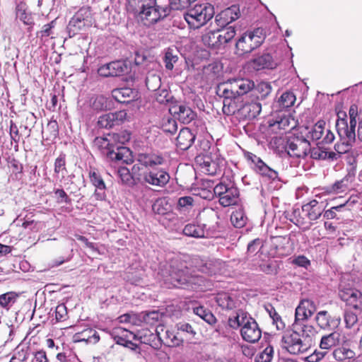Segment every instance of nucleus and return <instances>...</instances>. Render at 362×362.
<instances>
[{
	"instance_id": "obj_1",
	"label": "nucleus",
	"mask_w": 362,
	"mask_h": 362,
	"mask_svg": "<svg viewBox=\"0 0 362 362\" xmlns=\"http://www.w3.org/2000/svg\"><path fill=\"white\" fill-rule=\"evenodd\" d=\"M314 332L312 325L293 323L292 328L286 329L281 337V346L291 354H300L307 352L312 346L310 334Z\"/></svg>"
},
{
	"instance_id": "obj_2",
	"label": "nucleus",
	"mask_w": 362,
	"mask_h": 362,
	"mask_svg": "<svg viewBox=\"0 0 362 362\" xmlns=\"http://www.w3.org/2000/svg\"><path fill=\"white\" fill-rule=\"evenodd\" d=\"M165 281L174 287L188 290H203L210 286L205 277L189 273L188 267L183 264L170 265L168 277Z\"/></svg>"
},
{
	"instance_id": "obj_3",
	"label": "nucleus",
	"mask_w": 362,
	"mask_h": 362,
	"mask_svg": "<svg viewBox=\"0 0 362 362\" xmlns=\"http://www.w3.org/2000/svg\"><path fill=\"white\" fill-rule=\"evenodd\" d=\"M95 145L103 149V153L111 161L118 163H129L132 162L130 150L122 146L110 143L107 138L98 137L95 140Z\"/></svg>"
},
{
	"instance_id": "obj_4",
	"label": "nucleus",
	"mask_w": 362,
	"mask_h": 362,
	"mask_svg": "<svg viewBox=\"0 0 362 362\" xmlns=\"http://www.w3.org/2000/svg\"><path fill=\"white\" fill-rule=\"evenodd\" d=\"M214 15V6L209 4H196L193 8H189L184 18L191 28L197 29L204 25Z\"/></svg>"
},
{
	"instance_id": "obj_5",
	"label": "nucleus",
	"mask_w": 362,
	"mask_h": 362,
	"mask_svg": "<svg viewBox=\"0 0 362 362\" xmlns=\"http://www.w3.org/2000/svg\"><path fill=\"white\" fill-rule=\"evenodd\" d=\"M214 192L223 207L235 205L238 202L239 190L230 180L223 179L214 187Z\"/></svg>"
},
{
	"instance_id": "obj_6",
	"label": "nucleus",
	"mask_w": 362,
	"mask_h": 362,
	"mask_svg": "<svg viewBox=\"0 0 362 362\" xmlns=\"http://www.w3.org/2000/svg\"><path fill=\"white\" fill-rule=\"evenodd\" d=\"M264 38L263 30L258 28L243 33L236 42L235 47L240 54L250 53L259 47L263 43Z\"/></svg>"
},
{
	"instance_id": "obj_7",
	"label": "nucleus",
	"mask_w": 362,
	"mask_h": 362,
	"mask_svg": "<svg viewBox=\"0 0 362 362\" xmlns=\"http://www.w3.org/2000/svg\"><path fill=\"white\" fill-rule=\"evenodd\" d=\"M195 162L203 173L210 175L219 173L224 165V159L216 153L199 155L195 158Z\"/></svg>"
},
{
	"instance_id": "obj_8",
	"label": "nucleus",
	"mask_w": 362,
	"mask_h": 362,
	"mask_svg": "<svg viewBox=\"0 0 362 362\" xmlns=\"http://www.w3.org/2000/svg\"><path fill=\"white\" fill-rule=\"evenodd\" d=\"M91 13L88 7L81 8L69 21L67 30L69 36L75 35L78 31L91 25Z\"/></svg>"
},
{
	"instance_id": "obj_9",
	"label": "nucleus",
	"mask_w": 362,
	"mask_h": 362,
	"mask_svg": "<svg viewBox=\"0 0 362 362\" xmlns=\"http://www.w3.org/2000/svg\"><path fill=\"white\" fill-rule=\"evenodd\" d=\"M169 173L163 168H150L142 173V184L152 187H163L170 180Z\"/></svg>"
},
{
	"instance_id": "obj_10",
	"label": "nucleus",
	"mask_w": 362,
	"mask_h": 362,
	"mask_svg": "<svg viewBox=\"0 0 362 362\" xmlns=\"http://www.w3.org/2000/svg\"><path fill=\"white\" fill-rule=\"evenodd\" d=\"M286 150L291 157L305 158L310 150V144L303 136H292L286 142Z\"/></svg>"
},
{
	"instance_id": "obj_11",
	"label": "nucleus",
	"mask_w": 362,
	"mask_h": 362,
	"mask_svg": "<svg viewBox=\"0 0 362 362\" xmlns=\"http://www.w3.org/2000/svg\"><path fill=\"white\" fill-rule=\"evenodd\" d=\"M339 296L347 306L362 312V293L360 291L340 285Z\"/></svg>"
},
{
	"instance_id": "obj_12",
	"label": "nucleus",
	"mask_w": 362,
	"mask_h": 362,
	"mask_svg": "<svg viewBox=\"0 0 362 362\" xmlns=\"http://www.w3.org/2000/svg\"><path fill=\"white\" fill-rule=\"evenodd\" d=\"M129 71V66L124 61H115L101 66L98 73L103 77H115L122 76Z\"/></svg>"
},
{
	"instance_id": "obj_13",
	"label": "nucleus",
	"mask_w": 362,
	"mask_h": 362,
	"mask_svg": "<svg viewBox=\"0 0 362 362\" xmlns=\"http://www.w3.org/2000/svg\"><path fill=\"white\" fill-rule=\"evenodd\" d=\"M127 116L125 110L109 112L99 117L98 125L100 128L110 129L123 123L126 120Z\"/></svg>"
},
{
	"instance_id": "obj_14",
	"label": "nucleus",
	"mask_w": 362,
	"mask_h": 362,
	"mask_svg": "<svg viewBox=\"0 0 362 362\" xmlns=\"http://www.w3.org/2000/svg\"><path fill=\"white\" fill-rule=\"evenodd\" d=\"M240 333L243 339L250 343L258 341L262 336V331L253 318L249 319L246 324H244Z\"/></svg>"
},
{
	"instance_id": "obj_15",
	"label": "nucleus",
	"mask_w": 362,
	"mask_h": 362,
	"mask_svg": "<svg viewBox=\"0 0 362 362\" xmlns=\"http://www.w3.org/2000/svg\"><path fill=\"white\" fill-rule=\"evenodd\" d=\"M315 321L317 326L324 330H332L340 325L339 317L332 316L326 310L319 311L315 316Z\"/></svg>"
},
{
	"instance_id": "obj_16",
	"label": "nucleus",
	"mask_w": 362,
	"mask_h": 362,
	"mask_svg": "<svg viewBox=\"0 0 362 362\" xmlns=\"http://www.w3.org/2000/svg\"><path fill=\"white\" fill-rule=\"evenodd\" d=\"M279 63L280 62L274 59L270 54L264 53L250 60L249 62V66L256 71L264 69H274Z\"/></svg>"
},
{
	"instance_id": "obj_17",
	"label": "nucleus",
	"mask_w": 362,
	"mask_h": 362,
	"mask_svg": "<svg viewBox=\"0 0 362 362\" xmlns=\"http://www.w3.org/2000/svg\"><path fill=\"white\" fill-rule=\"evenodd\" d=\"M316 311V306L313 301L309 299L300 300L295 312V322L298 323L300 321L308 320Z\"/></svg>"
},
{
	"instance_id": "obj_18",
	"label": "nucleus",
	"mask_w": 362,
	"mask_h": 362,
	"mask_svg": "<svg viewBox=\"0 0 362 362\" xmlns=\"http://www.w3.org/2000/svg\"><path fill=\"white\" fill-rule=\"evenodd\" d=\"M240 16L239 7L236 5H233L217 14L215 20L218 26L223 28L238 19Z\"/></svg>"
},
{
	"instance_id": "obj_19",
	"label": "nucleus",
	"mask_w": 362,
	"mask_h": 362,
	"mask_svg": "<svg viewBox=\"0 0 362 362\" xmlns=\"http://www.w3.org/2000/svg\"><path fill=\"white\" fill-rule=\"evenodd\" d=\"M356 124H348L347 119H337L336 129L340 139L355 143L356 141Z\"/></svg>"
},
{
	"instance_id": "obj_20",
	"label": "nucleus",
	"mask_w": 362,
	"mask_h": 362,
	"mask_svg": "<svg viewBox=\"0 0 362 362\" xmlns=\"http://www.w3.org/2000/svg\"><path fill=\"white\" fill-rule=\"evenodd\" d=\"M136 161L146 168H155L156 165H162L165 158L160 153H141L137 155Z\"/></svg>"
},
{
	"instance_id": "obj_21",
	"label": "nucleus",
	"mask_w": 362,
	"mask_h": 362,
	"mask_svg": "<svg viewBox=\"0 0 362 362\" xmlns=\"http://www.w3.org/2000/svg\"><path fill=\"white\" fill-rule=\"evenodd\" d=\"M170 112L183 124L190 123L197 117V113L185 104L173 105L170 108Z\"/></svg>"
},
{
	"instance_id": "obj_22",
	"label": "nucleus",
	"mask_w": 362,
	"mask_h": 362,
	"mask_svg": "<svg viewBox=\"0 0 362 362\" xmlns=\"http://www.w3.org/2000/svg\"><path fill=\"white\" fill-rule=\"evenodd\" d=\"M288 238L284 236H276L271 238V255L277 257H284L289 254L290 250L288 247Z\"/></svg>"
},
{
	"instance_id": "obj_23",
	"label": "nucleus",
	"mask_w": 362,
	"mask_h": 362,
	"mask_svg": "<svg viewBox=\"0 0 362 362\" xmlns=\"http://www.w3.org/2000/svg\"><path fill=\"white\" fill-rule=\"evenodd\" d=\"M89 178L92 185L95 187L93 196L97 200H105L106 199V185L101 175L93 170L89 172Z\"/></svg>"
},
{
	"instance_id": "obj_24",
	"label": "nucleus",
	"mask_w": 362,
	"mask_h": 362,
	"mask_svg": "<svg viewBox=\"0 0 362 362\" xmlns=\"http://www.w3.org/2000/svg\"><path fill=\"white\" fill-rule=\"evenodd\" d=\"M249 158L255 163L256 171L261 175L272 180L277 178V172L269 167L260 158L251 153L249 155Z\"/></svg>"
},
{
	"instance_id": "obj_25",
	"label": "nucleus",
	"mask_w": 362,
	"mask_h": 362,
	"mask_svg": "<svg viewBox=\"0 0 362 362\" xmlns=\"http://www.w3.org/2000/svg\"><path fill=\"white\" fill-rule=\"evenodd\" d=\"M195 138V135L189 128H182L177 136V146L182 151H186L192 146Z\"/></svg>"
},
{
	"instance_id": "obj_26",
	"label": "nucleus",
	"mask_w": 362,
	"mask_h": 362,
	"mask_svg": "<svg viewBox=\"0 0 362 362\" xmlns=\"http://www.w3.org/2000/svg\"><path fill=\"white\" fill-rule=\"evenodd\" d=\"M341 334L337 331H334L322 337L320 342V348L327 351V350L339 346L341 344Z\"/></svg>"
},
{
	"instance_id": "obj_27",
	"label": "nucleus",
	"mask_w": 362,
	"mask_h": 362,
	"mask_svg": "<svg viewBox=\"0 0 362 362\" xmlns=\"http://www.w3.org/2000/svg\"><path fill=\"white\" fill-rule=\"evenodd\" d=\"M231 81L233 85L237 97L247 94L255 88V83L249 78H233Z\"/></svg>"
},
{
	"instance_id": "obj_28",
	"label": "nucleus",
	"mask_w": 362,
	"mask_h": 362,
	"mask_svg": "<svg viewBox=\"0 0 362 362\" xmlns=\"http://www.w3.org/2000/svg\"><path fill=\"white\" fill-rule=\"evenodd\" d=\"M302 211L305 213V216L310 221H315L321 216L324 209L317 200L313 199L309 203L304 204L302 206Z\"/></svg>"
},
{
	"instance_id": "obj_29",
	"label": "nucleus",
	"mask_w": 362,
	"mask_h": 362,
	"mask_svg": "<svg viewBox=\"0 0 362 362\" xmlns=\"http://www.w3.org/2000/svg\"><path fill=\"white\" fill-rule=\"evenodd\" d=\"M235 35L236 31L235 28L233 26H229L226 29L216 30V39L217 41L216 49L224 47L234 38Z\"/></svg>"
},
{
	"instance_id": "obj_30",
	"label": "nucleus",
	"mask_w": 362,
	"mask_h": 362,
	"mask_svg": "<svg viewBox=\"0 0 362 362\" xmlns=\"http://www.w3.org/2000/svg\"><path fill=\"white\" fill-rule=\"evenodd\" d=\"M332 355L334 358L339 362H357L356 353L352 349L345 346L335 349Z\"/></svg>"
},
{
	"instance_id": "obj_31",
	"label": "nucleus",
	"mask_w": 362,
	"mask_h": 362,
	"mask_svg": "<svg viewBox=\"0 0 362 362\" xmlns=\"http://www.w3.org/2000/svg\"><path fill=\"white\" fill-rule=\"evenodd\" d=\"M216 94L223 98V101L237 98L231 79L219 83L216 87Z\"/></svg>"
},
{
	"instance_id": "obj_32",
	"label": "nucleus",
	"mask_w": 362,
	"mask_h": 362,
	"mask_svg": "<svg viewBox=\"0 0 362 362\" xmlns=\"http://www.w3.org/2000/svg\"><path fill=\"white\" fill-rule=\"evenodd\" d=\"M156 334L158 339L168 346H175L179 344L178 339L175 335L169 330L164 331V327L158 325L156 329Z\"/></svg>"
},
{
	"instance_id": "obj_33",
	"label": "nucleus",
	"mask_w": 362,
	"mask_h": 362,
	"mask_svg": "<svg viewBox=\"0 0 362 362\" xmlns=\"http://www.w3.org/2000/svg\"><path fill=\"white\" fill-rule=\"evenodd\" d=\"M112 97L118 103H127L134 98V92L129 88L114 89Z\"/></svg>"
},
{
	"instance_id": "obj_34",
	"label": "nucleus",
	"mask_w": 362,
	"mask_h": 362,
	"mask_svg": "<svg viewBox=\"0 0 362 362\" xmlns=\"http://www.w3.org/2000/svg\"><path fill=\"white\" fill-rule=\"evenodd\" d=\"M215 301L222 309L232 310L235 306L233 298L228 293H219L215 296Z\"/></svg>"
},
{
	"instance_id": "obj_35",
	"label": "nucleus",
	"mask_w": 362,
	"mask_h": 362,
	"mask_svg": "<svg viewBox=\"0 0 362 362\" xmlns=\"http://www.w3.org/2000/svg\"><path fill=\"white\" fill-rule=\"evenodd\" d=\"M90 105L95 110H104L110 108L111 103L108 98L99 95L93 96L90 100Z\"/></svg>"
},
{
	"instance_id": "obj_36",
	"label": "nucleus",
	"mask_w": 362,
	"mask_h": 362,
	"mask_svg": "<svg viewBox=\"0 0 362 362\" xmlns=\"http://www.w3.org/2000/svg\"><path fill=\"white\" fill-rule=\"evenodd\" d=\"M205 225L187 224L183 229V233L193 238H204L207 236L205 233Z\"/></svg>"
},
{
	"instance_id": "obj_37",
	"label": "nucleus",
	"mask_w": 362,
	"mask_h": 362,
	"mask_svg": "<svg viewBox=\"0 0 362 362\" xmlns=\"http://www.w3.org/2000/svg\"><path fill=\"white\" fill-rule=\"evenodd\" d=\"M193 312L210 325H214L216 323L217 320L214 314L203 306L194 308Z\"/></svg>"
},
{
	"instance_id": "obj_38",
	"label": "nucleus",
	"mask_w": 362,
	"mask_h": 362,
	"mask_svg": "<svg viewBox=\"0 0 362 362\" xmlns=\"http://www.w3.org/2000/svg\"><path fill=\"white\" fill-rule=\"evenodd\" d=\"M117 175L122 184L132 187L136 184V178L134 177L132 173L126 167H119L117 170Z\"/></svg>"
},
{
	"instance_id": "obj_39",
	"label": "nucleus",
	"mask_w": 362,
	"mask_h": 362,
	"mask_svg": "<svg viewBox=\"0 0 362 362\" xmlns=\"http://www.w3.org/2000/svg\"><path fill=\"white\" fill-rule=\"evenodd\" d=\"M231 223L238 228L244 227L247 221V217L242 209L234 211L230 216Z\"/></svg>"
},
{
	"instance_id": "obj_40",
	"label": "nucleus",
	"mask_w": 362,
	"mask_h": 362,
	"mask_svg": "<svg viewBox=\"0 0 362 362\" xmlns=\"http://www.w3.org/2000/svg\"><path fill=\"white\" fill-rule=\"evenodd\" d=\"M19 297V294L16 292L10 291L0 296V305L8 310Z\"/></svg>"
},
{
	"instance_id": "obj_41",
	"label": "nucleus",
	"mask_w": 362,
	"mask_h": 362,
	"mask_svg": "<svg viewBox=\"0 0 362 362\" xmlns=\"http://www.w3.org/2000/svg\"><path fill=\"white\" fill-rule=\"evenodd\" d=\"M325 122L319 120L308 132V137L313 140H318L322 138L325 129Z\"/></svg>"
},
{
	"instance_id": "obj_42",
	"label": "nucleus",
	"mask_w": 362,
	"mask_h": 362,
	"mask_svg": "<svg viewBox=\"0 0 362 362\" xmlns=\"http://www.w3.org/2000/svg\"><path fill=\"white\" fill-rule=\"evenodd\" d=\"M194 199L191 196L182 197L178 199L177 209L181 212L189 211L194 206Z\"/></svg>"
},
{
	"instance_id": "obj_43",
	"label": "nucleus",
	"mask_w": 362,
	"mask_h": 362,
	"mask_svg": "<svg viewBox=\"0 0 362 362\" xmlns=\"http://www.w3.org/2000/svg\"><path fill=\"white\" fill-rule=\"evenodd\" d=\"M296 101L295 95L290 91L284 93L278 100L279 107L281 109L291 107Z\"/></svg>"
},
{
	"instance_id": "obj_44",
	"label": "nucleus",
	"mask_w": 362,
	"mask_h": 362,
	"mask_svg": "<svg viewBox=\"0 0 362 362\" xmlns=\"http://www.w3.org/2000/svg\"><path fill=\"white\" fill-rule=\"evenodd\" d=\"M170 206L168 201L164 198L157 199L152 205V210L155 214L164 215L169 211Z\"/></svg>"
},
{
	"instance_id": "obj_45",
	"label": "nucleus",
	"mask_w": 362,
	"mask_h": 362,
	"mask_svg": "<svg viewBox=\"0 0 362 362\" xmlns=\"http://www.w3.org/2000/svg\"><path fill=\"white\" fill-rule=\"evenodd\" d=\"M218 269L217 260H209L200 267L199 271L208 276H213L217 273Z\"/></svg>"
},
{
	"instance_id": "obj_46",
	"label": "nucleus",
	"mask_w": 362,
	"mask_h": 362,
	"mask_svg": "<svg viewBox=\"0 0 362 362\" xmlns=\"http://www.w3.org/2000/svg\"><path fill=\"white\" fill-rule=\"evenodd\" d=\"M197 0H171L167 4L172 10H183L190 6L191 4Z\"/></svg>"
},
{
	"instance_id": "obj_47",
	"label": "nucleus",
	"mask_w": 362,
	"mask_h": 362,
	"mask_svg": "<svg viewBox=\"0 0 362 362\" xmlns=\"http://www.w3.org/2000/svg\"><path fill=\"white\" fill-rule=\"evenodd\" d=\"M259 270L267 274H275L278 270V264L276 261L268 260L259 264Z\"/></svg>"
},
{
	"instance_id": "obj_48",
	"label": "nucleus",
	"mask_w": 362,
	"mask_h": 362,
	"mask_svg": "<svg viewBox=\"0 0 362 362\" xmlns=\"http://www.w3.org/2000/svg\"><path fill=\"white\" fill-rule=\"evenodd\" d=\"M178 60V57L176 54L174 53L173 49H168L165 52L164 57V62L165 66L168 70H172L174 67V64H175Z\"/></svg>"
},
{
	"instance_id": "obj_49",
	"label": "nucleus",
	"mask_w": 362,
	"mask_h": 362,
	"mask_svg": "<svg viewBox=\"0 0 362 362\" xmlns=\"http://www.w3.org/2000/svg\"><path fill=\"white\" fill-rule=\"evenodd\" d=\"M202 41L205 46L216 49V30L204 33L202 36Z\"/></svg>"
},
{
	"instance_id": "obj_50",
	"label": "nucleus",
	"mask_w": 362,
	"mask_h": 362,
	"mask_svg": "<svg viewBox=\"0 0 362 362\" xmlns=\"http://www.w3.org/2000/svg\"><path fill=\"white\" fill-rule=\"evenodd\" d=\"M274 354L273 347L269 346L255 358L256 362H270Z\"/></svg>"
},
{
	"instance_id": "obj_51",
	"label": "nucleus",
	"mask_w": 362,
	"mask_h": 362,
	"mask_svg": "<svg viewBox=\"0 0 362 362\" xmlns=\"http://www.w3.org/2000/svg\"><path fill=\"white\" fill-rule=\"evenodd\" d=\"M354 144L353 142H348V141L340 139V142L334 145V150L341 156V154L349 152Z\"/></svg>"
},
{
	"instance_id": "obj_52",
	"label": "nucleus",
	"mask_w": 362,
	"mask_h": 362,
	"mask_svg": "<svg viewBox=\"0 0 362 362\" xmlns=\"http://www.w3.org/2000/svg\"><path fill=\"white\" fill-rule=\"evenodd\" d=\"M262 247V239L256 238L248 243L247 252L249 255H254L260 251Z\"/></svg>"
},
{
	"instance_id": "obj_53",
	"label": "nucleus",
	"mask_w": 362,
	"mask_h": 362,
	"mask_svg": "<svg viewBox=\"0 0 362 362\" xmlns=\"http://www.w3.org/2000/svg\"><path fill=\"white\" fill-rule=\"evenodd\" d=\"M49 132V135L47 137V139H55L59 133V128H58V124L56 121H50L45 131L42 132L44 134L45 132Z\"/></svg>"
},
{
	"instance_id": "obj_54",
	"label": "nucleus",
	"mask_w": 362,
	"mask_h": 362,
	"mask_svg": "<svg viewBox=\"0 0 362 362\" xmlns=\"http://www.w3.org/2000/svg\"><path fill=\"white\" fill-rule=\"evenodd\" d=\"M160 313L157 310L145 313L143 316L144 321L149 325H153L158 322L160 317Z\"/></svg>"
},
{
	"instance_id": "obj_55",
	"label": "nucleus",
	"mask_w": 362,
	"mask_h": 362,
	"mask_svg": "<svg viewBox=\"0 0 362 362\" xmlns=\"http://www.w3.org/2000/svg\"><path fill=\"white\" fill-rule=\"evenodd\" d=\"M257 90L259 93V97L261 99L266 98L272 91L271 85L267 82H261L257 85Z\"/></svg>"
},
{
	"instance_id": "obj_56",
	"label": "nucleus",
	"mask_w": 362,
	"mask_h": 362,
	"mask_svg": "<svg viewBox=\"0 0 362 362\" xmlns=\"http://www.w3.org/2000/svg\"><path fill=\"white\" fill-rule=\"evenodd\" d=\"M234 99L223 101V112L226 115H232L235 113L237 107Z\"/></svg>"
},
{
	"instance_id": "obj_57",
	"label": "nucleus",
	"mask_w": 362,
	"mask_h": 362,
	"mask_svg": "<svg viewBox=\"0 0 362 362\" xmlns=\"http://www.w3.org/2000/svg\"><path fill=\"white\" fill-rule=\"evenodd\" d=\"M344 318L346 324V327L347 328H351L358 322L357 315L351 311H346L344 313Z\"/></svg>"
},
{
	"instance_id": "obj_58",
	"label": "nucleus",
	"mask_w": 362,
	"mask_h": 362,
	"mask_svg": "<svg viewBox=\"0 0 362 362\" xmlns=\"http://www.w3.org/2000/svg\"><path fill=\"white\" fill-rule=\"evenodd\" d=\"M54 27V21L43 25L42 30L37 33V36L42 40L49 37L52 34V28Z\"/></svg>"
},
{
	"instance_id": "obj_59",
	"label": "nucleus",
	"mask_w": 362,
	"mask_h": 362,
	"mask_svg": "<svg viewBox=\"0 0 362 362\" xmlns=\"http://www.w3.org/2000/svg\"><path fill=\"white\" fill-rule=\"evenodd\" d=\"M358 202L357 197H350L349 199H347L345 202L340 204L337 206H332V209L334 211H340L342 209L346 208V209L350 210V207L353 206L355 204Z\"/></svg>"
},
{
	"instance_id": "obj_60",
	"label": "nucleus",
	"mask_w": 362,
	"mask_h": 362,
	"mask_svg": "<svg viewBox=\"0 0 362 362\" xmlns=\"http://www.w3.org/2000/svg\"><path fill=\"white\" fill-rule=\"evenodd\" d=\"M171 96L166 89H159L156 94V100L160 104H165L170 101Z\"/></svg>"
},
{
	"instance_id": "obj_61",
	"label": "nucleus",
	"mask_w": 362,
	"mask_h": 362,
	"mask_svg": "<svg viewBox=\"0 0 362 362\" xmlns=\"http://www.w3.org/2000/svg\"><path fill=\"white\" fill-rule=\"evenodd\" d=\"M163 129L165 132L175 134L177 130V124L174 119H168L163 124Z\"/></svg>"
},
{
	"instance_id": "obj_62",
	"label": "nucleus",
	"mask_w": 362,
	"mask_h": 362,
	"mask_svg": "<svg viewBox=\"0 0 362 362\" xmlns=\"http://www.w3.org/2000/svg\"><path fill=\"white\" fill-rule=\"evenodd\" d=\"M65 155H60L54 162V173L57 174L66 171Z\"/></svg>"
},
{
	"instance_id": "obj_63",
	"label": "nucleus",
	"mask_w": 362,
	"mask_h": 362,
	"mask_svg": "<svg viewBox=\"0 0 362 362\" xmlns=\"http://www.w3.org/2000/svg\"><path fill=\"white\" fill-rule=\"evenodd\" d=\"M13 356L17 358L16 360L18 361L25 362L29 356L28 348L26 347L25 349L22 348L19 349V347H17L16 351Z\"/></svg>"
},
{
	"instance_id": "obj_64",
	"label": "nucleus",
	"mask_w": 362,
	"mask_h": 362,
	"mask_svg": "<svg viewBox=\"0 0 362 362\" xmlns=\"http://www.w3.org/2000/svg\"><path fill=\"white\" fill-rule=\"evenodd\" d=\"M310 156L313 159L316 160H326V151L322 150L320 148H310L309 151Z\"/></svg>"
}]
</instances>
